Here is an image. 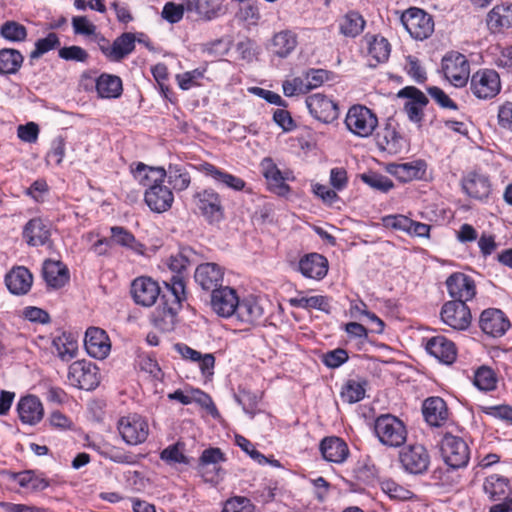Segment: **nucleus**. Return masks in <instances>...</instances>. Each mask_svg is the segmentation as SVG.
I'll return each mask as SVG.
<instances>
[{
	"label": "nucleus",
	"instance_id": "obj_1",
	"mask_svg": "<svg viewBox=\"0 0 512 512\" xmlns=\"http://www.w3.org/2000/svg\"><path fill=\"white\" fill-rule=\"evenodd\" d=\"M168 294L161 297L162 304L153 312V323L162 330H170L176 322L181 303L186 299L183 276L174 275L167 284Z\"/></svg>",
	"mask_w": 512,
	"mask_h": 512
},
{
	"label": "nucleus",
	"instance_id": "obj_2",
	"mask_svg": "<svg viewBox=\"0 0 512 512\" xmlns=\"http://www.w3.org/2000/svg\"><path fill=\"white\" fill-rule=\"evenodd\" d=\"M374 433L379 442L390 448L401 447L407 440L405 423L392 414H381L374 421Z\"/></svg>",
	"mask_w": 512,
	"mask_h": 512
},
{
	"label": "nucleus",
	"instance_id": "obj_3",
	"mask_svg": "<svg viewBox=\"0 0 512 512\" xmlns=\"http://www.w3.org/2000/svg\"><path fill=\"white\" fill-rule=\"evenodd\" d=\"M154 171L156 172V177L153 180V184L146 189L144 201L151 211L163 213L172 207L174 195L172 190L164 185L166 170L157 169Z\"/></svg>",
	"mask_w": 512,
	"mask_h": 512
},
{
	"label": "nucleus",
	"instance_id": "obj_4",
	"mask_svg": "<svg viewBox=\"0 0 512 512\" xmlns=\"http://www.w3.org/2000/svg\"><path fill=\"white\" fill-rule=\"evenodd\" d=\"M440 451L444 462L452 469L464 468L469 463L470 448L460 436L446 433L442 437Z\"/></svg>",
	"mask_w": 512,
	"mask_h": 512
},
{
	"label": "nucleus",
	"instance_id": "obj_5",
	"mask_svg": "<svg viewBox=\"0 0 512 512\" xmlns=\"http://www.w3.org/2000/svg\"><path fill=\"white\" fill-rule=\"evenodd\" d=\"M345 125L347 129L358 137H369L378 126L376 114L364 105H353L349 108Z\"/></svg>",
	"mask_w": 512,
	"mask_h": 512
},
{
	"label": "nucleus",
	"instance_id": "obj_6",
	"mask_svg": "<svg viewBox=\"0 0 512 512\" xmlns=\"http://www.w3.org/2000/svg\"><path fill=\"white\" fill-rule=\"evenodd\" d=\"M441 70L445 79L456 88L467 85L470 77V64L465 55L451 51L441 61Z\"/></svg>",
	"mask_w": 512,
	"mask_h": 512
},
{
	"label": "nucleus",
	"instance_id": "obj_7",
	"mask_svg": "<svg viewBox=\"0 0 512 512\" xmlns=\"http://www.w3.org/2000/svg\"><path fill=\"white\" fill-rule=\"evenodd\" d=\"M193 203L209 224H216L224 219V206L221 196L212 188H205L193 194Z\"/></svg>",
	"mask_w": 512,
	"mask_h": 512
},
{
	"label": "nucleus",
	"instance_id": "obj_8",
	"mask_svg": "<svg viewBox=\"0 0 512 512\" xmlns=\"http://www.w3.org/2000/svg\"><path fill=\"white\" fill-rule=\"evenodd\" d=\"M401 23L416 40L427 39L434 31V21L430 14L423 9L411 7L401 15Z\"/></svg>",
	"mask_w": 512,
	"mask_h": 512
},
{
	"label": "nucleus",
	"instance_id": "obj_9",
	"mask_svg": "<svg viewBox=\"0 0 512 512\" xmlns=\"http://www.w3.org/2000/svg\"><path fill=\"white\" fill-rule=\"evenodd\" d=\"M118 431L122 440L128 445H138L146 441L149 425L145 417L133 413L118 420Z\"/></svg>",
	"mask_w": 512,
	"mask_h": 512
},
{
	"label": "nucleus",
	"instance_id": "obj_10",
	"mask_svg": "<svg viewBox=\"0 0 512 512\" xmlns=\"http://www.w3.org/2000/svg\"><path fill=\"white\" fill-rule=\"evenodd\" d=\"M470 90L472 94L481 100H488L496 97L501 91L499 74L493 69H480L470 79Z\"/></svg>",
	"mask_w": 512,
	"mask_h": 512
},
{
	"label": "nucleus",
	"instance_id": "obj_11",
	"mask_svg": "<svg viewBox=\"0 0 512 512\" xmlns=\"http://www.w3.org/2000/svg\"><path fill=\"white\" fill-rule=\"evenodd\" d=\"M225 461V454L220 448L210 447L205 449L199 457L197 470L205 482L218 484L225 474L221 467V463Z\"/></svg>",
	"mask_w": 512,
	"mask_h": 512
},
{
	"label": "nucleus",
	"instance_id": "obj_12",
	"mask_svg": "<svg viewBox=\"0 0 512 512\" xmlns=\"http://www.w3.org/2000/svg\"><path fill=\"white\" fill-rule=\"evenodd\" d=\"M110 231V238L99 239L93 245L95 251L98 254H105L107 251L106 248H111L112 245L127 247L137 254H144L145 246L137 241L135 236L126 228L122 226H113L110 228Z\"/></svg>",
	"mask_w": 512,
	"mask_h": 512
},
{
	"label": "nucleus",
	"instance_id": "obj_13",
	"mask_svg": "<svg viewBox=\"0 0 512 512\" xmlns=\"http://www.w3.org/2000/svg\"><path fill=\"white\" fill-rule=\"evenodd\" d=\"M399 460L403 469L414 475L425 473L430 465V455L421 444L405 447L399 454Z\"/></svg>",
	"mask_w": 512,
	"mask_h": 512
},
{
	"label": "nucleus",
	"instance_id": "obj_14",
	"mask_svg": "<svg viewBox=\"0 0 512 512\" xmlns=\"http://www.w3.org/2000/svg\"><path fill=\"white\" fill-rule=\"evenodd\" d=\"M398 96L407 98L403 110L411 122L421 127L424 119V108L429 103L427 96L414 86L404 87L399 91Z\"/></svg>",
	"mask_w": 512,
	"mask_h": 512
},
{
	"label": "nucleus",
	"instance_id": "obj_15",
	"mask_svg": "<svg viewBox=\"0 0 512 512\" xmlns=\"http://www.w3.org/2000/svg\"><path fill=\"white\" fill-rule=\"evenodd\" d=\"M68 381L73 387L93 390L99 385L97 368L90 362L75 361L69 366Z\"/></svg>",
	"mask_w": 512,
	"mask_h": 512
},
{
	"label": "nucleus",
	"instance_id": "obj_16",
	"mask_svg": "<svg viewBox=\"0 0 512 512\" xmlns=\"http://www.w3.org/2000/svg\"><path fill=\"white\" fill-rule=\"evenodd\" d=\"M440 316L443 323L459 331L468 329L472 320L468 305L459 301L445 302L441 308Z\"/></svg>",
	"mask_w": 512,
	"mask_h": 512
},
{
	"label": "nucleus",
	"instance_id": "obj_17",
	"mask_svg": "<svg viewBox=\"0 0 512 512\" xmlns=\"http://www.w3.org/2000/svg\"><path fill=\"white\" fill-rule=\"evenodd\" d=\"M306 104L310 114L323 123H331L339 117L338 104L324 94L309 95Z\"/></svg>",
	"mask_w": 512,
	"mask_h": 512
},
{
	"label": "nucleus",
	"instance_id": "obj_18",
	"mask_svg": "<svg viewBox=\"0 0 512 512\" xmlns=\"http://www.w3.org/2000/svg\"><path fill=\"white\" fill-rule=\"evenodd\" d=\"M461 187L470 198L484 201L492 192V184L486 174L470 171L461 179Z\"/></svg>",
	"mask_w": 512,
	"mask_h": 512
},
{
	"label": "nucleus",
	"instance_id": "obj_19",
	"mask_svg": "<svg viewBox=\"0 0 512 512\" xmlns=\"http://www.w3.org/2000/svg\"><path fill=\"white\" fill-rule=\"evenodd\" d=\"M446 286L452 301L465 303L472 300L476 295V285L474 280L460 272L451 274L446 280Z\"/></svg>",
	"mask_w": 512,
	"mask_h": 512
},
{
	"label": "nucleus",
	"instance_id": "obj_20",
	"mask_svg": "<svg viewBox=\"0 0 512 512\" xmlns=\"http://www.w3.org/2000/svg\"><path fill=\"white\" fill-rule=\"evenodd\" d=\"M376 143L380 150L395 155L404 148L406 141L398 131V124L393 119H388L384 127L377 133Z\"/></svg>",
	"mask_w": 512,
	"mask_h": 512
},
{
	"label": "nucleus",
	"instance_id": "obj_21",
	"mask_svg": "<svg viewBox=\"0 0 512 512\" xmlns=\"http://www.w3.org/2000/svg\"><path fill=\"white\" fill-rule=\"evenodd\" d=\"M131 294L136 304L150 307L160 296V287L151 277L141 276L133 280Z\"/></svg>",
	"mask_w": 512,
	"mask_h": 512
},
{
	"label": "nucleus",
	"instance_id": "obj_22",
	"mask_svg": "<svg viewBox=\"0 0 512 512\" xmlns=\"http://www.w3.org/2000/svg\"><path fill=\"white\" fill-rule=\"evenodd\" d=\"M103 44L99 43L101 52L107 59L113 62H119L126 58L135 49L136 38L131 32H125L118 36L110 45L106 39Z\"/></svg>",
	"mask_w": 512,
	"mask_h": 512
},
{
	"label": "nucleus",
	"instance_id": "obj_23",
	"mask_svg": "<svg viewBox=\"0 0 512 512\" xmlns=\"http://www.w3.org/2000/svg\"><path fill=\"white\" fill-rule=\"evenodd\" d=\"M239 300L236 291L228 286H221L211 292L212 310L224 318L234 317Z\"/></svg>",
	"mask_w": 512,
	"mask_h": 512
},
{
	"label": "nucleus",
	"instance_id": "obj_24",
	"mask_svg": "<svg viewBox=\"0 0 512 512\" xmlns=\"http://www.w3.org/2000/svg\"><path fill=\"white\" fill-rule=\"evenodd\" d=\"M224 269L217 263L199 264L195 270V282L205 291L213 292L222 286Z\"/></svg>",
	"mask_w": 512,
	"mask_h": 512
},
{
	"label": "nucleus",
	"instance_id": "obj_25",
	"mask_svg": "<svg viewBox=\"0 0 512 512\" xmlns=\"http://www.w3.org/2000/svg\"><path fill=\"white\" fill-rule=\"evenodd\" d=\"M479 326L485 334L500 337L510 327V321L501 310L489 308L481 313Z\"/></svg>",
	"mask_w": 512,
	"mask_h": 512
},
{
	"label": "nucleus",
	"instance_id": "obj_26",
	"mask_svg": "<svg viewBox=\"0 0 512 512\" xmlns=\"http://www.w3.org/2000/svg\"><path fill=\"white\" fill-rule=\"evenodd\" d=\"M22 234L29 246H44L50 242L51 225L42 218H32L25 224Z\"/></svg>",
	"mask_w": 512,
	"mask_h": 512
},
{
	"label": "nucleus",
	"instance_id": "obj_27",
	"mask_svg": "<svg viewBox=\"0 0 512 512\" xmlns=\"http://www.w3.org/2000/svg\"><path fill=\"white\" fill-rule=\"evenodd\" d=\"M260 166L271 192L279 196H286L290 193L291 188L285 183L288 178L283 175L272 158H264Z\"/></svg>",
	"mask_w": 512,
	"mask_h": 512
},
{
	"label": "nucleus",
	"instance_id": "obj_28",
	"mask_svg": "<svg viewBox=\"0 0 512 512\" xmlns=\"http://www.w3.org/2000/svg\"><path fill=\"white\" fill-rule=\"evenodd\" d=\"M84 345L87 353L96 359H104L111 349L107 333L103 329L97 327H90L87 329Z\"/></svg>",
	"mask_w": 512,
	"mask_h": 512
},
{
	"label": "nucleus",
	"instance_id": "obj_29",
	"mask_svg": "<svg viewBox=\"0 0 512 512\" xmlns=\"http://www.w3.org/2000/svg\"><path fill=\"white\" fill-rule=\"evenodd\" d=\"M298 271L306 278L321 280L327 275L328 261L319 253H309L300 258Z\"/></svg>",
	"mask_w": 512,
	"mask_h": 512
},
{
	"label": "nucleus",
	"instance_id": "obj_30",
	"mask_svg": "<svg viewBox=\"0 0 512 512\" xmlns=\"http://www.w3.org/2000/svg\"><path fill=\"white\" fill-rule=\"evenodd\" d=\"M425 347L427 352L441 363L450 365L456 360V346L444 336L439 335L428 339Z\"/></svg>",
	"mask_w": 512,
	"mask_h": 512
},
{
	"label": "nucleus",
	"instance_id": "obj_31",
	"mask_svg": "<svg viewBox=\"0 0 512 512\" xmlns=\"http://www.w3.org/2000/svg\"><path fill=\"white\" fill-rule=\"evenodd\" d=\"M198 170L205 176L212 178L216 184L230 188L235 191H242L246 183L240 177L234 176L215 165L204 162L199 165Z\"/></svg>",
	"mask_w": 512,
	"mask_h": 512
},
{
	"label": "nucleus",
	"instance_id": "obj_32",
	"mask_svg": "<svg viewBox=\"0 0 512 512\" xmlns=\"http://www.w3.org/2000/svg\"><path fill=\"white\" fill-rule=\"evenodd\" d=\"M5 284L12 294L25 295L32 287L33 275L26 267L17 266L6 274Z\"/></svg>",
	"mask_w": 512,
	"mask_h": 512
},
{
	"label": "nucleus",
	"instance_id": "obj_33",
	"mask_svg": "<svg viewBox=\"0 0 512 512\" xmlns=\"http://www.w3.org/2000/svg\"><path fill=\"white\" fill-rule=\"evenodd\" d=\"M319 450L326 461L337 464L343 463L349 456L346 442L337 436H329L322 439Z\"/></svg>",
	"mask_w": 512,
	"mask_h": 512
},
{
	"label": "nucleus",
	"instance_id": "obj_34",
	"mask_svg": "<svg viewBox=\"0 0 512 512\" xmlns=\"http://www.w3.org/2000/svg\"><path fill=\"white\" fill-rule=\"evenodd\" d=\"M423 416L430 426L440 427L449 418V410L446 402L440 397L427 398L422 407Z\"/></svg>",
	"mask_w": 512,
	"mask_h": 512
},
{
	"label": "nucleus",
	"instance_id": "obj_35",
	"mask_svg": "<svg viewBox=\"0 0 512 512\" xmlns=\"http://www.w3.org/2000/svg\"><path fill=\"white\" fill-rule=\"evenodd\" d=\"M42 276L47 286L53 289L62 288L70 278L67 266L61 261L51 259L43 262Z\"/></svg>",
	"mask_w": 512,
	"mask_h": 512
},
{
	"label": "nucleus",
	"instance_id": "obj_36",
	"mask_svg": "<svg viewBox=\"0 0 512 512\" xmlns=\"http://www.w3.org/2000/svg\"><path fill=\"white\" fill-rule=\"evenodd\" d=\"M483 491L490 501L499 503L510 499L512 495L510 494L509 479L498 474H492L485 478Z\"/></svg>",
	"mask_w": 512,
	"mask_h": 512
},
{
	"label": "nucleus",
	"instance_id": "obj_37",
	"mask_svg": "<svg viewBox=\"0 0 512 512\" xmlns=\"http://www.w3.org/2000/svg\"><path fill=\"white\" fill-rule=\"evenodd\" d=\"M486 25L492 34L502 33L512 27V4L494 6L487 14Z\"/></svg>",
	"mask_w": 512,
	"mask_h": 512
},
{
	"label": "nucleus",
	"instance_id": "obj_38",
	"mask_svg": "<svg viewBox=\"0 0 512 512\" xmlns=\"http://www.w3.org/2000/svg\"><path fill=\"white\" fill-rule=\"evenodd\" d=\"M17 412L21 422L29 425L37 424L44 415L43 405L34 395L22 397L17 404Z\"/></svg>",
	"mask_w": 512,
	"mask_h": 512
},
{
	"label": "nucleus",
	"instance_id": "obj_39",
	"mask_svg": "<svg viewBox=\"0 0 512 512\" xmlns=\"http://www.w3.org/2000/svg\"><path fill=\"white\" fill-rule=\"evenodd\" d=\"M426 162L424 160H415L405 163H392L388 166V172L395 176L401 182H410L416 179H422L426 173Z\"/></svg>",
	"mask_w": 512,
	"mask_h": 512
},
{
	"label": "nucleus",
	"instance_id": "obj_40",
	"mask_svg": "<svg viewBox=\"0 0 512 512\" xmlns=\"http://www.w3.org/2000/svg\"><path fill=\"white\" fill-rule=\"evenodd\" d=\"M264 315L263 307L254 298L239 300L234 317L245 325L258 323Z\"/></svg>",
	"mask_w": 512,
	"mask_h": 512
},
{
	"label": "nucleus",
	"instance_id": "obj_41",
	"mask_svg": "<svg viewBox=\"0 0 512 512\" xmlns=\"http://www.w3.org/2000/svg\"><path fill=\"white\" fill-rule=\"evenodd\" d=\"M96 91L100 98H118L123 91L122 81L116 75L103 73L96 79Z\"/></svg>",
	"mask_w": 512,
	"mask_h": 512
},
{
	"label": "nucleus",
	"instance_id": "obj_42",
	"mask_svg": "<svg viewBox=\"0 0 512 512\" xmlns=\"http://www.w3.org/2000/svg\"><path fill=\"white\" fill-rule=\"evenodd\" d=\"M297 46V35L291 30L276 33L271 41V51L280 58H286Z\"/></svg>",
	"mask_w": 512,
	"mask_h": 512
},
{
	"label": "nucleus",
	"instance_id": "obj_43",
	"mask_svg": "<svg viewBox=\"0 0 512 512\" xmlns=\"http://www.w3.org/2000/svg\"><path fill=\"white\" fill-rule=\"evenodd\" d=\"M186 7L206 21L217 18L223 9L222 0H187Z\"/></svg>",
	"mask_w": 512,
	"mask_h": 512
},
{
	"label": "nucleus",
	"instance_id": "obj_44",
	"mask_svg": "<svg viewBox=\"0 0 512 512\" xmlns=\"http://www.w3.org/2000/svg\"><path fill=\"white\" fill-rule=\"evenodd\" d=\"M368 53L371 57V60L374 62H370L371 67H376L380 63H384L389 59L391 53V45L386 38L383 36H372L370 40H368Z\"/></svg>",
	"mask_w": 512,
	"mask_h": 512
},
{
	"label": "nucleus",
	"instance_id": "obj_45",
	"mask_svg": "<svg viewBox=\"0 0 512 512\" xmlns=\"http://www.w3.org/2000/svg\"><path fill=\"white\" fill-rule=\"evenodd\" d=\"M169 185L176 192L186 190L191 184V176L187 169L180 164H170L166 170Z\"/></svg>",
	"mask_w": 512,
	"mask_h": 512
},
{
	"label": "nucleus",
	"instance_id": "obj_46",
	"mask_svg": "<svg viewBox=\"0 0 512 512\" xmlns=\"http://www.w3.org/2000/svg\"><path fill=\"white\" fill-rule=\"evenodd\" d=\"M24 61L20 51L12 48L0 50V74H15L19 71Z\"/></svg>",
	"mask_w": 512,
	"mask_h": 512
},
{
	"label": "nucleus",
	"instance_id": "obj_47",
	"mask_svg": "<svg viewBox=\"0 0 512 512\" xmlns=\"http://www.w3.org/2000/svg\"><path fill=\"white\" fill-rule=\"evenodd\" d=\"M368 382L365 379H349L341 389V398L349 404L357 403L364 399L366 386Z\"/></svg>",
	"mask_w": 512,
	"mask_h": 512
},
{
	"label": "nucleus",
	"instance_id": "obj_48",
	"mask_svg": "<svg viewBox=\"0 0 512 512\" xmlns=\"http://www.w3.org/2000/svg\"><path fill=\"white\" fill-rule=\"evenodd\" d=\"M197 254L192 248H182L177 254L171 255L168 259V267L176 275L183 276V272L196 262Z\"/></svg>",
	"mask_w": 512,
	"mask_h": 512
},
{
	"label": "nucleus",
	"instance_id": "obj_49",
	"mask_svg": "<svg viewBox=\"0 0 512 512\" xmlns=\"http://www.w3.org/2000/svg\"><path fill=\"white\" fill-rule=\"evenodd\" d=\"M290 305L301 309H317L326 314L331 313L330 300L327 296L295 297L289 300Z\"/></svg>",
	"mask_w": 512,
	"mask_h": 512
},
{
	"label": "nucleus",
	"instance_id": "obj_50",
	"mask_svg": "<svg viewBox=\"0 0 512 512\" xmlns=\"http://www.w3.org/2000/svg\"><path fill=\"white\" fill-rule=\"evenodd\" d=\"M365 26L363 17L354 11L348 12L340 22V33L346 37H356L359 35Z\"/></svg>",
	"mask_w": 512,
	"mask_h": 512
},
{
	"label": "nucleus",
	"instance_id": "obj_51",
	"mask_svg": "<svg viewBox=\"0 0 512 512\" xmlns=\"http://www.w3.org/2000/svg\"><path fill=\"white\" fill-rule=\"evenodd\" d=\"M184 443L177 442L169 445L163 449L160 453V459L168 465L184 464L189 465L190 460L184 454Z\"/></svg>",
	"mask_w": 512,
	"mask_h": 512
},
{
	"label": "nucleus",
	"instance_id": "obj_52",
	"mask_svg": "<svg viewBox=\"0 0 512 512\" xmlns=\"http://www.w3.org/2000/svg\"><path fill=\"white\" fill-rule=\"evenodd\" d=\"M0 35L10 42H23L28 32L24 25L16 21H6L0 28Z\"/></svg>",
	"mask_w": 512,
	"mask_h": 512
},
{
	"label": "nucleus",
	"instance_id": "obj_53",
	"mask_svg": "<svg viewBox=\"0 0 512 512\" xmlns=\"http://www.w3.org/2000/svg\"><path fill=\"white\" fill-rule=\"evenodd\" d=\"M360 177L369 187L382 193H387L394 187V183L389 177L377 172L363 173Z\"/></svg>",
	"mask_w": 512,
	"mask_h": 512
},
{
	"label": "nucleus",
	"instance_id": "obj_54",
	"mask_svg": "<svg viewBox=\"0 0 512 512\" xmlns=\"http://www.w3.org/2000/svg\"><path fill=\"white\" fill-rule=\"evenodd\" d=\"M60 46V39L54 32L48 33L45 38L38 39L35 42V48L31 51L29 57L31 60L38 59L45 53Z\"/></svg>",
	"mask_w": 512,
	"mask_h": 512
},
{
	"label": "nucleus",
	"instance_id": "obj_55",
	"mask_svg": "<svg viewBox=\"0 0 512 512\" xmlns=\"http://www.w3.org/2000/svg\"><path fill=\"white\" fill-rule=\"evenodd\" d=\"M474 385L482 391H492L496 389L497 378L494 371L488 367H480L474 376Z\"/></svg>",
	"mask_w": 512,
	"mask_h": 512
},
{
	"label": "nucleus",
	"instance_id": "obj_56",
	"mask_svg": "<svg viewBox=\"0 0 512 512\" xmlns=\"http://www.w3.org/2000/svg\"><path fill=\"white\" fill-rule=\"evenodd\" d=\"M382 491L387 494L391 499L396 500H409L413 497V492L409 489L399 485L393 480H384L381 482Z\"/></svg>",
	"mask_w": 512,
	"mask_h": 512
},
{
	"label": "nucleus",
	"instance_id": "obj_57",
	"mask_svg": "<svg viewBox=\"0 0 512 512\" xmlns=\"http://www.w3.org/2000/svg\"><path fill=\"white\" fill-rule=\"evenodd\" d=\"M349 359L348 352L343 348H336L322 355L323 364L331 369H336L346 363Z\"/></svg>",
	"mask_w": 512,
	"mask_h": 512
},
{
	"label": "nucleus",
	"instance_id": "obj_58",
	"mask_svg": "<svg viewBox=\"0 0 512 512\" xmlns=\"http://www.w3.org/2000/svg\"><path fill=\"white\" fill-rule=\"evenodd\" d=\"M236 16L240 21L246 23L248 26L258 25L261 19L260 10L256 3H250L241 7Z\"/></svg>",
	"mask_w": 512,
	"mask_h": 512
},
{
	"label": "nucleus",
	"instance_id": "obj_59",
	"mask_svg": "<svg viewBox=\"0 0 512 512\" xmlns=\"http://www.w3.org/2000/svg\"><path fill=\"white\" fill-rule=\"evenodd\" d=\"M58 56L65 61L84 63L88 60V52L80 46L72 45L58 50Z\"/></svg>",
	"mask_w": 512,
	"mask_h": 512
},
{
	"label": "nucleus",
	"instance_id": "obj_60",
	"mask_svg": "<svg viewBox=\"0 0 512 512\" xmlns=\"http://www.w3.org/2000/svg\"><path fill=\"white\" fill-rule=\"evenodd\" d=\"M164 169L163 167H150L145 165L144 163H138L136 168L133 170V175L138 182L149 188L150 185L153 184V180L156 177V172L154 170Z\"/></svg>",
	"mask_w": 512,
	"mask_h": 512
},
{
	"label": "nucleus",
	"instance_id": "obj_61",
	"mask_svg": "<svg viewBox=\"0 0 512 512\" xmlns=\"http://www.w3.org/2000/svg\"><path fill=\"white\" fill-rule=\"evenodd\" d=\"M382 224L385 228L407 233L411 227V219L401 214L387 215L382 217Z\"/></svg>",
	"mask_w": 512,
	"mask_h": 512
},
{
	"label": "nucleus",
	"instance_id": "obj_62",
	"mask_svg": "<svg viewBox=\"0 0 512 512\" xmlns=\"http://www.w3.org/2000/svg\"><path fill=\"white\" fill-rule=\"evenodd\" d=\"M204 69H194L177 75L179 87L182 90H189L198 84V80L204 77Z\"/></svg>",
	"mask_w": 512,
	"mask_h": 512
},
{
	"label": "nucleus",
	"instance_id": "obj_63",
	"mask_svg": "<svg viewBox=\"0 0 512 512\" xmlns=\"http://www.w3.org/2000/svg\"><path fill=\"white\" fill-rule=\"evenodd\" d=\"M222 512H254V507L248 498L234 497L226 501Z\"/></svg>",
	"mask_w": 512,
	"mask_h": 512
},
{
	"label": "nucleus",
	"instance_id": "obj_64",
	"mask_svg": "<svg viewBox=\"0 0 512 512\" xmlns=\"http://www.w3.org/2000/svg\"><path fill=\"white\" fill-rule=\"evenodd\" d=\"M497 120L502 130L512 133V102L506 101L498 107Z\"/></svg>",
	"mask_w": 512,
	"mask_h": 512
}]
</instances>
